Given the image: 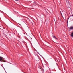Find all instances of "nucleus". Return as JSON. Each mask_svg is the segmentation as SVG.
I'll return each instance as SVG.
<instances>
[{
	"label": "nucleus",
	"instance_id": "obj_4",
	"mask_svg": "<svg viewBox=\"0 0 73 73\" xmlns=\"http://www.w3.org/2000/svg\"><path fill=\"white\" fill-rule=\"evenodd\" d=\"M60 12L62 17L63 18H64V17H63V16H62V13H61V11H60Z\"/></svg>",
	"mask_w": 73,
	"mask_h": 73
},
{
	"label": "nucleus",
	"instance_id": "obj_3",
	"mask_svg": "<svg viewBox=\"0 0 73 73\" xmlns=\"http://www.w3.org/2000/svg\"><path fill=\"white\" fill-rule=\"evenodd\" d=\"M70 29H73V26H71L70 28Z\"/></svg>",
	"mask_w": 73,
	"mask_h": 73
},
{
	"label": "nucleus",
	"instance_id": "obj_8",
	"mask_svg": "<svg viewBox=\"0 0 73 73\" xmlns=\"http://www.w3.org/2000/svg\"><path fill=\"white\" fill-rule=\"evenodd\" d=\"M15 1H19V0H15Z\"/></svg>",
	"mask_w": 73,
	"mask_h": 73
},
{
	"label": "nucleus",
	"instance_id": "obj_6",
	"mask_svg": "<svg viewBox=\"0 0 73 73\" xmlns=\"http://www.w3.org/2000/svg\"><path fill=\"white\" fill-rule=\"evenodd\" d=\"M53 38H55V39H56L57 40V38L55 36H53Z\"/></svg>",
	"mask_w": 73,
	"mask_h": 73
},
{
	"label": "nucleus",
	"instance_id": "obj_5",
	"mask_svg": "<svg viewBox=\"0 0 73 73\" xmlns=\"http://www.w3.org/2000/svg\"><path fill=\"white\" fill-rule=\"evenodd\" d=\"M41 65H39L38 67V68L39 69H41Z\"/></svg>",
	"mask_w": 73,
	"mask_h": 73
},
{
	"label": "nucleus",
	"instance_id": "obj_9",
	"mask_svg": "<svg viewBox=\"0 0 73 73\" xmlns=\"http://www.w3.org/2000/svg\"><path fill=\"white\" fill-rule=\"evenodd\" d=\"M62 13H63V11H62Z\"/></svg>",
	"mask_w": 73,
	"mask_h": 73
},
{
	"label": "nucleus",
	"instance_id": "obj_10",
	"mask_svg": "<svg viewBox=\"0 0 73 73\" xmlns=\"http://www.w3.org/2000/svg\"><path fill=\"white\" fill-rule=\"evenodd\" d=\"M36 50V51H37V50Z\"/></svg>",
	"mask_w": 73,
	"mask_h": 73
},
{
	"label": "nucleus",
	"instance_id": "obj_2",
	"mask_svg": "<svg viewBox=\"0 0 73 73\" xmlns=\"http://www.w3.org/2000/svg\"><path fill=\"white\" fill-rule=\"evenodd\" d=\"M36 60L38 61L40 60V59H39V57H37L36 58Z\"/></svg>",
	"mask_w": 73,
	"mask_h": 73
},
{
	"label": "nucleus",
	"instance_id": "obj_1",
	"mask_svg": "<svg viewBox=\"0 0 73 73\" xmlns=\"http://www.w3.org/2000/svg\"><path fill=\"white\" fill-rule=\"evenodd\" d=\"M3 60H4V58L2 57H0V61H1V62H6V61Z\"/></svg>",
	"mask_w": 73,
	"mask_h": 73
},
{
	"label": "nucleus",
	"instance_id": "obj_7",
	"mask_svg": "<svg viewBox=\"0 0 73 73\" xmlns=\"http://www.w3.org/2000/svg\"><path fill=\"white\" fill-rule=\"evenodd\" d=\"M41 69L42 70H44V69L42 68H41Z\"/></svg>",
	"mask_w": 73,
	"mask_h": 73
}]
</instances>
